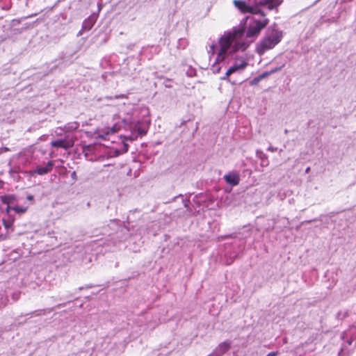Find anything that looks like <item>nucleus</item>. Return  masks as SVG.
I'll return each instance as SVG.
<instances>
[{
	"instance_id": "obj_1",
	"label": "nucleus",
	"mask_w": 356,
	"mask_h": 356,
	"mask_svg": "<svg viewBox=\"0 0 356 356\" xmlns=\"http://www.w3.org/2000/svg\"><path fill=\"white\" fill-rule=\"evenodd\" d=\"M254 3V6L248 4L243 0H234L233 4L236 8L242 14L250 13L252 15H260L266 16V13L260 7H266L269 10H279V7L282 4L284 0H249Z\"/></svg>"
},
{
	"instance_id": "obj_2",
	"label": "nucleus",
	"mask_w": 356,
	"mask_h": 356,
	"mask_svg": "<svg viewBox=\"0 0 356 356\" xmlns=\"http://www.w3.org/2000/svg\"><path fill=\"white\" fill-rule=\"evenodd\" d=\"M245 32L244 28L234 29L232 31L225 33L219 39L220 50L218 53L217 60L223 61L232 43L236 39L241 38Z\"/></svg>"
},
{
	"instance_id": "obj_3",
	"label": "nucleus",
	"mask_w": 356,
	"mask_h": 356,
	"mask_svg": "<svg viewBox=\"0 0 356 356\" xmlns=\"http://www.w3.org/2000/svg\"><path fill=\"white\" fill-rule=\"evenodd\" d=\"M282 33L275 32L265 36L258 44L256 51L259 55L264 54L266 51L273 49L282 39Z\"/></svg>"
},
{
	"instance_id": "obj_4",
	"label": "nucleus",
	"mask_w": 356,
	"mask_h": 356,
	"mask_svg": "<svg viewBox=\"0 0 356 356\" xmlns=\"http://www.w3.org/2000/svg\"><path fill=\"white\" fill-rule=\"evenodd\" d=\"M269 23V19L267 18L263 20L254 19L253 24H250L246 32L247 38L257 37Z\"/></svg>"
},
{
	"instance_id": "obj_5",
	"label": "nucleus",
	"mask_w": 356,
	"mask_h": 356,
	"mask_svg": "<svg viewBox=\"0 0 356 356\" xmlns=\"http://www.w3.org/2000/svg\"><path fill=\"white\" fill-rule=\"evenodd\" d=\"M148 129L149 126L147 124L143 122H138L132 127L131 136L128 137L127 139L129 140H134L137 138L138 136L143 137L147 134Z\"/></svg>"
},
{
	"instance_id": "obj_6",
	"label": "nucleus",
	"mask_w": 356,
	"mask_h": 356,
	"mask_svg": "<svg viewBox=\"0 0 356 356\" xmlns=\"http://www.w3.org/2000/svg\"><path fill=\"white\" fill-rule=\"evenodd\" d=\"M51 145L56 148L68 149L74 146V142L67 139H60L52 141Z\"/></svg>"
},
{
	"instance_id": "obj_7",
	"label": "nucleus",
	"mask_w": 356,
	"mask_h": 356,
	"mask_svg": "<svg viewBox=\"0 0 356 356\" xmlns=\"http://www.w3.org/2000/svg\"><path fill=\"white\" fill-rule=\"evenodd\" d=\"M96 22V17L94 15L89 16L86 19L83 24L81 30L79 32L78 35H81L84 31H90Z\"/></svg>"
},
{
	"instance_id": "obj_8",
	"label": "nucleus",
	"mask_w": 356,
	"mask_h": 356,
	"mask_svg": "<svg viewBox=\"0 0 356 356\" xmlns=\"http://www.w3.org/2000/svg\"><path fill=\"white\" fill-rule=\"evenodd\" d=\"M227 183L232 186H237L240 182V177L238 173H229L224 177Z\"/></svg>"
},
{
	"instance_id": "obj_9",
	"label": "nucleus",
	"mask_w": 356,
	"mask_h": 356,
	"mask_svg": "<svg viewBox=\"0 0 356 356\" xmlns=\"http://www.w3.org/2000/svg\"><path fill=\"white\" fill-rule=\"evenodd\" d=\"M53 167L54 163L53 161H50L47 163L46 166L44 167L38 166L35 170L34 172L39 175H46L52 170Z\"/></svg>"
},
{
	"instance_id": "obj_10",
	"label": "nucleus",
	"mask_w": 356,
	"mask_h": 356,
	"mask_svg": "<svg viewBox=\"0 0 356 356\" xmlns=\"http://www.w3.org/2000/svg\"><path fill=\"white\" fill-rule=\"evenodd\" d=\"M1 201L3 204H9L16 200L14 195H5L0 197Z\"/></svg>"
},
{
	"instance_id": "obj_11",
	"label": "nucleus",
	"mask_w": 356,
	"mask_h": 356,
	"mask_svg": "<svg viewBox=\"0 0 356 356\" xmlns=\"http://www.w3.org/2000/svg\"><path fill=\"white\" fill-rule=\"evenodd\" d=\"M248 65V63L245 60H243L241 64L239 65H234L232 67H229V72L234 73L235 72L244 69Z\"/></svg>"
},
{
	"instance_id": "obj_12",
	"label": "nucleus",
	"mask_w": 356,
	"mask_h": 356,
	"mask_svg": "<svg viewBox=\"0 0 356 356\" xmlns=\"http://www.w3.org/2000/svg\"><path fill=\"white\" fill-rule=\"evenodd\" d=\"M229 348H230V343L229 341H227L221 343L218 346L219 351L222 354H223V353H226L227 351H228Z\"/></svg>"
},
{
	"instance_id": "obj_13",
	"label": "nucleus",
	"mask_w": 356,
	"mask_h": 356,
	"mask_svg": "<svg viewBox=\"0 0 356 356\" xmlns=\"http://www.w3.org/2000/svg\"><path fill=\"white\" fill-rule=\"evenodd\" d=\"M13 222H14V219L11 218H9L8 219L3 218L2 220L3 225L4 226L5 229H6L13 228ZM12 230H13V229H12Z\"/></svg>"
},
{
	"instance_id": "obj_14",
	"label": "nucleus",
	"mask_w": 356,
	"mask_h": 356,
	"mask_svg": "<svg viewBox=\"0 0 356 356\" xmlns=\"http://www.w3.org/2000/svg\"><path fill=\"white\" fill-rule=\"evenodd\" d=\"M248 47V44L245 42H236L234 45V51H238V50H245L247 47Z\"/></svg>"
},
{
	"instance_id": "obj_15",
	"label": "nucleus",
	"mask_w": 356,
	"mask_h": 356,
	"mask_svg": "<svg viewBox=\"0 0 356 356\" xmlns=\"http://www.w3.org/2000/svg\"><path fill=\"white\" fill-rule=\"evenodd\" d=\"M277 71V69L272 70L270 72H265L262 73L261 74H260L258 76L259 77L260 80L261 81L262 79H265L268 76L270 75L271 74H273V73H274V72H275Z\"/></svg>"
},
{
	"instance_id": "obj_16",
	"label": "nucleus",
	"mask_w": 356,
	"mask_h": 356,
	"mask_svg": "<svg viewBox=\"0 0 356 356\" xmlns=\"http://www.w3.org/2000/svg\"><path fill=\"white\" fill-rule=\"evenodd\" d=\"M13 210H14L15 211H16L17 213H24L26 211V208H24V207H13Z\"/></svg>"
},
{
	"instance_id": "obj_17",
	"label": "nucleus",
	"mask_w": 356,
	"mask_h": 356,
	"mask_svg": "<svg viewBox=\"0 0 356 356\" xmlns=\"http://www.w3.org/2000/svg\"><path fill=\"white\" fill-rule=\"evenodd\" d=\"M216 44L215 43H213L209 47V53L211 54L212 56L214 55L216 53Z\"/></svg>"
},
{
	"instance_id": "obj_18",
	"label": "nucleus",
	"mask_w": 356,
	"mask_h": 356,
	"mask_svg": "<svg viewBox=\"0 0 356 356\" xmlns=\"http://www.w3.org/2000/svg\"><path fill=\"white\" fill-rule=\"evenodd\" d=\"M233 74L232 72H229V68L227 70V71L226 72L225 74V76L222 78V79L223 80H229V76Z\"/></svg>"
},
{
	"instance_id": "obj_19",
	"label": "nucleus",
	"mask_w": 356,
	"mask_h": 356,
	"mask_svg": "<svg viewBox=\"0 0 356 356\" xmlns=\"http://www.w3.org/2000/svg\"><path fill=\"white\" fill-rule=\"evenodd\" d=\"M260 79L259 76H257L255 78H254L252 81H251V85H256L257 84L259 81H260Z\"/></svg>"
},
{
	"instance_id": "obj_20",
	"label": "nucleus",
	"mask_w": 356,
	"mask_h": 356,
	"mask_svg": "<svg viewBox=\"0 0 356 356\" xmlns=\"http://www.w3.org/2000/svg\"><path fill=\"white\" fill-rule=\"evenodd\" d=\"M279 355V353L277 351H273L269 353L266 356H277Z\"/></svg>"
},
{
	"instance_id": "obj_21",
	"label": "nucleus",
	"mask_w": 356,
	"mask_h": 356,
	"mask_svg": "<svg viewBox=\"0 0 356 356\" xmlns=\"http://www.w3.org/2000/svg\"><path fill=\"white\" fill-rule=\"evenodd\" d=\"M1 151L2 152V153L7 152L9 151V149L8 147H1Z\"/></svg>"
},
{
	"instance_id": "obj_22",
	"label": "nucleus",
	"mask_w": 356,
	"mask_h": 356,
	"mask_svg": "<svg viewBox=\"0 0 356 356\" xmlns=\"http://www.w3.org/2000/svg\"><path fill=\"white\" fill-rule=\"evenodd\" d=\"M11 209H13V207H10V206H8V207H6V212L7 213H9V212H10V211Z\"/></svg>"
},
{
	"instance_id": "obj_23",
	"label": "nucleus",
	"mask_w": 356,
	"mask_h": 356,
	"mask_svg": "<svg viewBox=\"0 0 356 356\" xmlns=\"http://www.w3.org/2000/svg\"><path fill=\"white\" fill-rule=\"evenodd\" d=\"M72 177L74 179H76V172H73L72 173Z\"/></svg>"
},
{
	"instance_id": "obj_24",
	"label": "nucleus",
	"mask_w": 356,
	"mask_h": 356,
	"mask_svg": "<svg viewBox=\"0 0 356 356\" xmlns=\"http://www.w3.org/2000/svg\"><path fill=\"white\" fill-rule=\"evenodd\" d=\"M27 199L29 200H33V196L31 195H28Z\"/></svg>"
},
{
	"instance_id": "obj_25",
	"label": "nucleus",
	"mask_w": 356,
	"mask_h": 356,
	"mask_svg": "<svg viewBox=\"0 0 356 356\" xmlns=\"http://www.w3.org/2000/svg\"><path fill=\"white\" fill-rule=\"evenodd\" d=\"M112 130H113V132L117 131L118 129H116L115 127L114 126V127H113Z\"/></svg>"
},
{
	"instance_id": "obj_26",
	"label": "nucleus",
	"mask_w": 356,
	"mask_h": 356,
	"mask_svg": "<svg viewBox=\"0 0 356 356\" xmlns=\"http://www.w3.org/2000/svg\"><path fill=\"white\" fill-rule=\"evenodd\" d=\"M208 356H218V355L217 353H211V355H208Z\"/></svg>"
},
{
	"instance_id": "obj_27",
	"label": "nucleus",
	"mask_w": 356,
	"mask_h": 356,
	"mask_svg": "<svg viewBox=\"0 0 356 356\" xmlns=\"http://www.w3.org/2000/svg\"><path fill=\"white\" fill-rule=\"evenodd\" d=\"M124 147H125V152H127L128 150V145L127 144H124Z\"/></svg>"
},
{
	"instance_id": "obj_28",
	"label": "nucleus",
	"mask_w": 356,
	"mask_h": 356,
	"mask_svg": "<svg viewBox=\"0 0 356 356\" xmlns=\"http://www.w3.org/2000/svg\"><path fill=\"white\" fill-rule=\"evenodd\" d=\"M309 170H310V168H309V167H308V168L306 169L305 172L307 173V172H309Z\"/></svg>"
}]
</instances>
